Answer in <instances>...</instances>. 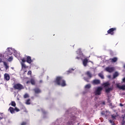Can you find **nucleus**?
I'll return each instance as SVG.
<instances>
[{
    "label": "nucleus",
    "mask_w": 125,
    "mask_h": 125,
    "mask_svg": "<svg viewBox=\"0 0 125 125\" xmlns=\"http://www.w3.org/2000/svg\"><path fill=\"white\" fill-rule=\"evenodd\" d=\"M55 83L58 84V85H61V86H66V81L63 79V77L62 76L57 77Z\"/></svg>",
    "instance_id": "f257e3e1"
},
{
    "label": "nucleus",
    "mask_w": 125,
    "mask_h": 125,
    "mask_svg": "<svg viewBox=\"0 0 125 125\" xmlns=\"http://www.w3.org/2000/svg\"><path fill=\"white\" fill-rule=\"evenodd\" d=\"M13 88L14 89H17L18 90H21V89H24V87L22 84L20 83H17V84H15L13 85Z\"/></svg>",
    "instance_id": "f03ea898"
},
{
    "label": "nucleus",
    "mask_w": 125,
    "mask_h": 125,
    "mask_svg": "<svg viewBox=\"0 0 125 125\" xmlns=\"http://www.w3.org/2000/svg\"><path fill=\"white\" fill-rule=\"evenodd\" d=\"M103 90V88L101 86L98 87L97 89L94 92L95 95H100L101 94V91Z\"/></svg>",
    "instance_id": "7ed1b4c3"
},
{
    "label": "nucleus",
    "mask_w": 125,
    "mask_h": 125,
    "mask_svg": "<svg viewBox=\"0 0 125 125\" xmlns=\"http://www.w3.org/2000/svg\"><path fill=\"white\" fill-rule=\"evenodd\" d=\"M117 31V28H111L107 31V34L113 36L115 34V31Z\"/></svg>",
    "instance_id": "20e7f679"
},
{
    "label": "nucleus",
    "mask_w": 125,
    "mask_h": 125,
    "mask_svg": "<svg viewBox=\"0 0 125 125\" xmlns=\"http://www.w3.org/2000/svg\"><path fill=\"white\" fill-rule=\"evenodd\" d=\"M33 90L36 96H37L36 94H40V93H42V90L39 87H36L33 89Z\"/></svg>",
    "instance_id": "39448f33"
},
{
    "label": "nucleus",
    "mask_w": 125,
    "mask_h": 125,
    "mask_svg": "<svg viewBox=\"0 0 125 125\" xmlns=\"http://www.w3.org/2000/svg\"><path fill=\"white\" fill-rule=\"evenodd\" d=\"M89 62H91V61H89L87 58L84 59L83 61V66L86 67V66H87V63H89Z\"/></svg>",
    "instance_id": "423d86ee"
},
{
    "label": "nucleus",
    "mask_w": 125,
    "mask_h": 125,
    "mask_svg": "<svg viewBox=\"0 0 125 125\" xmlns=\"http://www.w3.org/2000/svg\"><path fill=\"white\" fill-rule=\"evenodd\" d=\"M115 70V67H107L105 68V71L108 72V73H112L114 72Z\"/></svg>",
    "instance_id": "0eeeda50"
},
{
    "label": "nucleus",
    "mask_w": 125,
    "mask_h": 125,
    "mask_svg": "<svg viewBox=\"0 0 125 125\" xmlns=\"http://www.w3.org/2000/svg\"><path fill=\"white\" fill-rule=\"evenodd\" d=\"M26 62L27 63H28V64H31L33 62V61H32V59L31 58V57L29 56H26Z\"/></svg>",
    "instance_id": "6e6552de"
},
{
    "label": "nucleus",
    "mask_w": 125,
    "mask_h": 125,
    "mask_svg": "<svg viewBox=\"0 0 125 125\" xmlns=\"http://www.w3.org/2000/svg\"><path fill=\"white\" fill-rule=\"evenodd\" d=\"M101 81L99 80H94L92 83L93 84H100Z\"/></svg>",
    "instance_id": "1a4fd4ad"
},
{
    "label": "nucleus",
    "mask_w": 125,
    "mask_h": 125,
    "mask_svg": "<svg viewBox=\"0 0 125 125\" xmlns=\"http://www.w3.org/2000/svg\"><path fill=\"white\" fill-rule=\"evenodd\" d=\"M109 60L111 63H115V62L118 61V58L117 57H114L113 58L109 59Z\"/></svg>",
    "instance_id": "9d476101"
},
{
    "label": "nucleus",
    "mask_w": 125,
    "mask_h": 125,
    "mask_svg": "<svg viewBox=\"0 0 125 125\" xmlns=\"http://www.w3.org/2000/svg\"><path fill=\"white\" fill-rule=\"evenodd\" d=\"M21 68L22 70H25L29 68V66L26 65V64L24 63L21 62Z\"/></svg>",
    "instance_id": "9b49d317"
},
{
    "label": "nucleus",
    "mask_w": 125,
    "mask_h": 125,
    "mask_svg": "<svg viewBox=\"0 0 125 125\" xmlns=\"http://www.w3.org/2000/svg\"><path fill=\"white\" fill-rule=\"evenodd\" d=\"M4 79L6 81H9V80H10V76H9V74L5 73L4 74Z\"/></svg>",
    "instance_id": "f8f14e48"
},
{
    "label": "nucleus",
    "mask_w": 125,
    "mask_h": 125,
    "mask_svg": "<svg viewBox=\"0 0 125 125\" xmlns=\"http://www.w3.org/2000/svg\"><path fill=\"white\" fill-rule=\"evenodd\" d=\"M110 85V83L109 82H105L103 84V85L106 88V87H109Z\"/></svg>",
    "instance_id": "ddd939ff"
},
{
    "label": "nucleus",
    "mask_w": 125,
    "mask_h": 125,
    "mask_svg": "<svg viewBox=\"0 0 125 125\" xmlns=\"http://www.w3.org/2000/svg\"><path fill=\"white\" fill-rule=\"evenodd\" d=\"M8 111L10 112L11 114H14L15 113L14 108L12 107H10L8 109Z\"/></svg>",
    "instance_id": "4468645a"
},
{
    "label": "nucleus",
    "mask_w": 125,
    "mask_h": 125,
    "mask_svg": "<svg viewBox=\"0 0 125 125\" xmlns=\"http://www.w3.org/2000/svg\"><path fill=\"white\" fill-rule=\"evenodd\" d=\"M117 87L119 88V89H122V90H125V85H117Z\"/></svg>",
    "instance_id": "2eb2a0df"
},
{
    "label": "nucleus",
    "mask_w": 125,
    "mask_h": 125,
    "mask_svg": "<svg viewBox=\"0 0 125 125\" xmlns=\"http://www.w3.org/2000/svg\"><path fill=\"white\" fill-rule=\"evenodd\" d=\"M6 60V59L4 57H1L0 58V63H4L5 62V61Z\"/></svg>",
    "instance_id": "dca6fc26"
},
{
    "label": "nucleus",
    "mask_w": 125,
    "mask_h": 125,
    "mask_svg": "<svg viewBox=\"0 0 125 125\" xmlns=\"http://www.w3.org/2000/svg\"><path fill=\"white\" fill-rule=\"evenodd\" d=\"M85 75H86V76H87V77H88V78H89L90 79H91V78H92V74H91L90 71H87L85 73Z\"/></svg>",
    "instance_id": "f3484780"
},
{
    "label": "nucleus",
    "mask_w": 125,
    "mask_h": 125,
    "mask_svg": "<svg viewBox=\"0 0 125 125\" xmlns=\"http://www.w3.org/2000/svg\"><path fill=\"white\" fill-rule=\"evenodd\" d=\"M30 83L32 85H36V80L34 78H31L30 79Z\"/></svg>",
    "instance_id": "a211bd4d"
},
{
    "label": "nucleus",
    "mask_w": 125,
    "mask_h": 125,
    "mask_svg": "<svg viewBox=\"0 0 125 125\" xmlns=\"http://www.w3.org/2000/svg\"><path fill=\"white\" fill-rule=\"evenodd\" d=\"M105 92L106 93H109V92H110V91H112V90H113V87H109V88H107L106 89H105Z\"/></svg>",
    "instance_id": "6ab92c4d"
},
{
    "label": "nucleus",
    "mask_w": 125,
    "mask_h": 125,
    "mask_svg": "<svg viewBox=\"0 0 125 125\" xmlns=\"http://www.w3.org/2000/svg\"><path fill=\"white\" fill-rule=\"evenodd\" d=\"M3 65L5 66L6 70H7V69L9 68V66H8V65L7 64V62H4Z\"/></svg>",
    "instance_id": "aec40b11"
},
{
    "label": "nucleus",
    "mask_w": 125,
    "mask_h": 125,
    "mask_svg": "<svg viewBox=\"0 0 125 125\" xmlns=\"http://www.w3.org/2000/svg\"><path fill=\"white\" fill-rule=\"evenodd\" d=\"M119 76V73L118 72H115L113 74V79H116L117 77Z\"/></svg>",
    "instance_id": "412c9836"
},
{
    "label": "nucleus",
    "mask_w": 125,
    "mask_h": 125,
    "mask_svg": "<svg viewBox=\"0 0 125 125\" xmlns=\"http://www.w3.org/2000/svg\"><path fill=\"white\" fill-rule=\"evenodd\" d=\"M26 104L27 105H30V104H31V99H27L26 102Z\"/></svg>",
    "instance_id": "4be33fe9"
},
{
    "label": "nucleus",
    "mask_w": 125,
    "mask_h": 125,
    "mask_svg": "<svg viewBox=\"0 0 125 125\" xmlns=\"http://www.w3.org/2000/svg\"><path fill=\"white\" fill-rule=\"evenodd\" d=\"M11 106H13V107H15L16 106V103L14 101H12L11 103Z\"/></svg>",
    "instance_id": "5701e85b"
},
{
    "label": "nucleus",
    "mask_w": 125,
    "mask_h": 125,
    "mask_svg": "<svg viewBox=\"0 0 125 125\" xmlns=\"http://www.w3.org/2000/svg\"><path fill=\"white\" fill-rule=\"evenodd\" d=\"M99 77L101 78L102 80L104 79V75L102 74V73H99L98 75Z\"/></svg>",
    "instance_id": "b1692460"
},
{
    "label": "nucleus",
    "mask_w": 125,
    "mask_h": 125,
    "mask_svg": "<svg viewBox=\"0 0 125 125\" xmlns=\"http://www.w3.org/2000/svg\"><path fill=\"white\" fill-rule=\"evenodd\" d=\"M90 87H91V85H90V84H86L85 86V88L89 89V88H90Z\"/></svg>",
    "instance_id": "393cba45"
},
{
    "label": "nucleus",
    "mask_w": 125,
    "mask_h": 125,
    "mask_svg": "<svg viewBox=\"0 0 125 125\" xmlns=\"http://www.w3.org/2000/svg\"><path fill=\"white\" fill-rule=\"evenodd\" d=\"M111 117L113 120H116V118H117V115L113 114L111 115Z\"/></svg>",
    "instance_id": "a878e982"
},
{
    "label": "nucleus",
    "mask_w": 125,
    "mask_h": 125,
    "mask_svg": "<svg viewBox=\"0 0 125 125\" xmlns=\"http://www.w3.org/2000/svg\"><path fill=\"white\" fill-rule=\"evenodd\" d=\"M24 98H28V97H29V94L26 93L24 94V95L23 96Z\"/></svg>",
    "instance_id": "bb28decb"
},
{
    "label": "nucleus",
    "mask_w": 125,
    "mask_h": 125,
    "mask_svg": "<svg viewBox=\"0 0 125 125\" xmlns=\"http://www.w3.org/2000/svg\"><path fill=\"white\" fill-rule=\"evenodd\" d=\"M12 60H13V58H12V57H10L8 59V61L9 62L12 61Z\"/></svg>",
    "instance_id": "cd10ccee"
},
{
    "label": "nucleus",
    "mask_w": 125,
    "mask_h": 125,
    "mask_svg": "<svg viewBox=\"0 0 125 125\" xmlns=\"http://www.w3.org/2000/svg\"><path fill=\"white\" fill-rule=\"evenodd\" d=\"M22 62H23V63H25V62H27V60H26V59H25V58H23L22 60H21Z\"/></svg>",
    "instance_id": "c85d7f7f"
},
{
    "label": "nucleus",
    "mask_w": 125,
    "mask_h": 125,
    "mask_svg": "<svg viewBox=\"0 0 125 125\" xmlns=\"http://www.w3.org/2000/svg\"><path fill=\"white\" fill-rule=\"evenodd\" d=\"M83 79L84 81H85V82H86L87 83L89 82V80H88V78L84 77Z\"/></svg>",
    "instance_id": "c756f323"
},
{
    "label": "nucleus",
    "mask_w": 125,
    "mask_h": 125,
    "mask_svg": "<svg viewBox=\"0 0 125 125\" xmlns=\"http://www.w3.org/2000/svg\"><path fill=\"white\" fill-rule=\"evenodd\" d=\"M14 109H15V111H16V112H19L20 111V109H19V108L16 107H15Z\"/></svg>",
    "instance_id": "7c9ffc66"
},
{
    "label": "nucleus",
    "mask_w": 125,
    "mask_h": 125,
    "mask_svg": "<svg viewBox=\"0 0 125 125\" xmlns=\"http://www.w3.org/2000/svg\"><path fill=\"white\" fill-rule=\"evenodd\" d=\"M27 75H32V71L29 70L28 73H27Z\"/></svg>",
    "instance_id": "2f4dec72"
},
{
    "label": "nucleus",
    "mask_w": 125,
    "mask_h": 125,
    "mask_svg": "<svg viewBox=\"0 0 125 125\" xmlns=\"http://www.w3.org/2000/svg\"><path fill=\"white\" fill-rule=\"evenodd\" d=\"M21 125H27V122H23L21 123Z\"/></svg>",
    "instance_id": "473e14b6"
},
{
    "label": "nucleus",
    "mask_w": 125,
    "mask_h": 125,
    "mask_svg": "<svg viewBox=\"0 0 125 125\" xmlns=\"http://www.w3.org/2000/svg\"><path fill=\"white\" fill-rule=\"evenodd\" d=\"M72 124H73V122L72 121H69L67 123V125H72Z\"/></svg>",
    "instance_id": "72a5a7b5"
},
{
    "label": "nucleus",
    "mask_w": 125,
    "mask_h": 125,
    "mask_svg": "<svg viewBox=\"0 0 125 125\" xmlns=\"http://www.w3.org/2000/svg\"><path fill=\"white\" fill-rule=\"evenodd\" d=\"M72 71H74V69H71L69 70L68 71V73H72Z\"/></svg>",
    "instance_id": "f704fd0d"
},
{
    "label": "nucleus",
    "mask_w": 125,
    "mask_h": 125,
    "mask_svg": "<svg viewBox=\"0 0 125 125\" xmlns=\"http://www.w3.org/2000/svg\"><path fill=\"white\" fill-rule=\"evenodd\" d=\"M123 82L125 83V77L123 79Z\"/></svg>",
    "instance_id": "c9c22d12"
},
{
    "label": "nucleus",
    "mask_w": 125,
    "mask_h": 125,
    "mask_svg": "<svg viewBox=\"0 0 125 125\" xmlns=\"http://www.w3.org/2000/svg\"><path fill=\"white\" fill-rule=\"evenodd\" d=\"M76 59H78V60H80V59H81V58L79 57H77Z\"/></svg>",
    "instance_id": "e433bc0d"
},
{
    "label": "nucleus",
    "mask_w": 125,
    "mask_h": 125,
    "mask_svg": "<svg viewBox=\"0 0 125 125\" xmlns=\"http://www.w3.org/2000/svg\"><path fill=\"white\" fill-rule=\"evenodd\" d=\"M120 106H121V107H123L124 106V104H120Z\"/></svg>",
    "instance_id": "4c0bfd02"
},
{
    "label": "nucleus",
    "mask_w": 125,
    "mask_h": 125,
    "mask_svg": "<svg viewBox=\"0 0 125 125\" xmlns=\"http://www.w3.org/2000/svg\"><path fill=\"white\" fill-rule=\"evenodd\" d=\"M101 114H102V115H105L104 111L102 112Z\"/></svg>",
    "instance_id": "58836bf2"
},
{
    "label": "nucleus",
    "mask_w": 125,
    "mask_h": 125,
    "mask_svg": "<svg viewBox=\"0 0 125 125\" xmlns=\"http://www.w3.org/2000/svg\"><path fill=\"white\" fill-rule=\"evenodd\" d=\"M109 122H110L111 124H113V121H112V120H109Z\"/></svg>",
    "instance_id": "ea45409f"
},
{
    "label": "nucleus",
    "mask_w": 125,
    "mask_h": 125,
    "mask_svg": "<svg viewBox=\"0 0 125 125\" xmlns=\"http://www.w3.org/2000/svg\"><path fill=\"white\" fill-rule=\"evenodd\" d=\"M31 83V81H27L26 83Z\"/></svg>",
    "instance_id": "a19ab883"
},
{
    "label": "nucleus",
    "mask_w": 125,
    "mask_h": 125,
    "mask_svg": "<svg viewBox=\"0 0 125 125\" xmlns=\"http://www.w3.org/2000/svg\"><path fill=\"white\" fill-rule=\"evenodd\" d=\"M24 71V73H26V72H27V70H26V69L25 70H23Z\"/></svg>",
    "instance_id": "79ce46f5"
},
{
    "label": "nucleus",
    "mask_w": 125,
    "mask_h": 125,
    "mask_svg": "<svg viewBox=\"0 0 125 125\" xmlns=\"http://www.w3.org/2000/svg\"><path fill=\"white\" fill-rule=\"evenodd\" d=\"M40 83H42V80H40Z\"/></svg>",
    "instance_id": "37998d69"
},
{
    "label": "nucleus",
    "mask_w": 125,
    "mask_h": 125,
    "mask_svg": "<svg viewBox=\"0 0 125 125\" xmlns=\"http://www.w3.org/2000/svg\"><path fill=\"white\" fill-rule=\"evenodd\" d=\"M112 125H115V123H112Z\"/></svg>",
    "instance_id": "c03bdc74"
},
{
    "label": "nucleus",
    "mask_w": 125,
    "mask_h": 125,
    "mask_svg": "<svg viewBox=\"0 0 125 125\" xmlns=\"http://www.w3.org/2000/svg\"><path fill=\"white\" fill-rule=\"evenodd\" d=\"M124 68H125V64H124Z\"/></svg>",
    "instance_id": "a18cd8bd"
}]
</instances>
